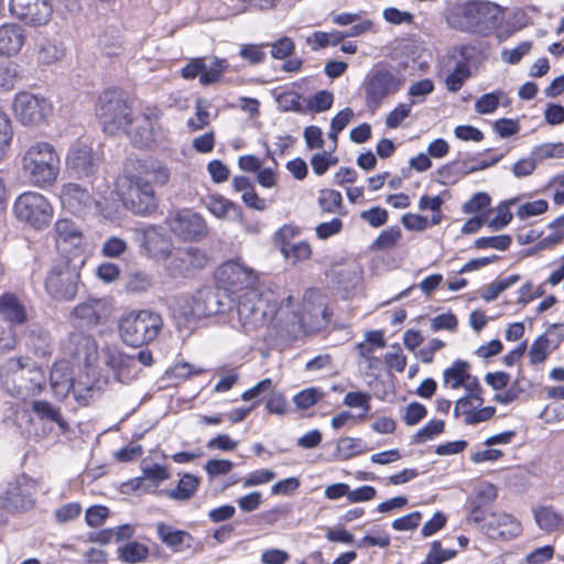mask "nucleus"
Here are the masks:
<instances>
[{
    "label": "nucleus",
    "mask_w": 564,
    "mask_h": 564,
    "mask_svg": "<svg viewBox=\"0 0 564 564\" xmlns=\"http://www.w3.org/2000/svg\"><path fill=\"white\" fill-rule=\"evenodd\" d=\"M25 41L24 29L15 23L0 26V55H15L20 52Z\"/></svg>",
    "instance_id": "29"
},
{
    "label": "nucleus",
    "mask_w": 564,
    "mask_h": 564,
    "mask_svg": "<svg viewBox=\"0 0 564 564\" xmlns=\"http://www.w3.org/2000/svg\"><path fill=\"white\" fill-rule=\"evenodd\" d=\"M63 208L76 216L99 210V204L90 191L77 183H65L59 192Z\"/></svg>",
    "instance_id": "17"
},
{
    "label": "nucleus",
    "mask_w": 564,
    "mask_h": 564,
    "mask_svg": "<svg viewBox=\"0 0 564 564\" xmlns=\"http://www.w3.org/2000/svg\"><path fill=\"white\" fill-rule=\"evenodd\" d=\"M216 280L225 291L236 294L256 290L258 276L254 271L237 260H229L223 263L216 271Z\"/></svg>",
    "instance_id": "15"
},
{
    "label": "nucleus",
    "mask_w": 564,
    "mask_h": 564,
    "mask_svg": "<svg viewBox=\"0 0 564 564\" xmlns=\"http://www.w3.org/2000/svg\"><path fill=\"white\" fill-rule=\"evenodd\" d=\"M531 154L535 161L542 162L549 159H562L564 158V143L563 142H546L535 145L531 150Z\"/></svg>",
    "instance_id": "42"
},
{
    "label": "nucleus",
    "mask_w": 564,
    "mask_h": 564,
    "mask_svg": "<svg viewBox=\"0 0 564 564\" xmlns=\"http://www.w3.org/2000/svg\"><path fill=\"white\" fill-rule=\"evenodd\" d=\"M21 173L26 182L36 188L53 186L61 173V155L48 141H33L19 154Z\"/></svg>",
    "instance_id": "2"
},
{
    "label": "nucleus",
    "mask_w": 564,
    "mask_h": 564,
    "mask_svg": "<svg viewBox=\"0 0 564 564\" xmlns=\"http://www.w3.org/2000/svg\"><path fill=\"white\" fill-rule=\"evenodd\" d=\"M265 46V44H242L240 46L239 55L250 64H260L264 62L267 57V53L264 51Z\"/></svg>",
    "instance_id": "54"
},
{
    "label": "nucleus",
    "mask_w": 564,
    "mask_h": 564,
    "mask_svg": "<svg viewBox=\"0 0 564 564\" xmlns=\"http://www.w3.org/2000/svg\"><path fill=\"white\" fill-rule=\"evenodd\" d=\"M534 519L539 528L543 531L551 532L561 527L563 518L552 507L542 506L533 510Z\"/></svg>",
    "instance_id": "34"
},
{
    "label": "nucleus",
    "mask_w": 564,
    "mask_h": 564,
    "mask_svg": "<svg viewBox=\"0 0 564 564\" xmlns=\"http://www.w3.org/2000/svg\"><path fill=\"white\" fill-rule=\"evenodd\" d=\"M57 245L70 243L75 249L83 243V234L80 228L70 219L62 218L55 224Z\"/></svg>",
    "instance_id": "31"
},
{
    "label": "nucleus",
    "mask_w": 564,
    "mask_h": 564,
    "mask_svg": "<svg viewBox=\"0 0 564 564\" xmlns=\"http://www.w3.org/2000/svg\"><path fill=\"white\" fill-rule=\"evenodd\" d=\"M36 484L26 475L13 477L0 485V506L9 511H26L34 507Z\"/></svg>",
    "instance_id": "13"
},
{
    "label": "nucleus",
    "mask_w": 564,
    "mask_h": 564,
    "mask_svg": "<svg viewBox=\"0 0 564 564\" xmlns=\"http://www.w3.org/2000/svg\"><path fill=\"white\" fill-rule=\"evenodd\" d=\"M503 98H507V96L502 90L485 94L475 102V110L481 115L491 113L498 108Z\"/></svg>",
    "instance_id": "44"
},
{
    "label": "nucleus",
    "mask_w": 564,
    "mask_h": 564,
    "mask_svg": "<svg viewBox=\"0 0 564 564\" xmlns=\"http://www.w3.org/2000/svg\"><path fill=\"white\" fill-rule=\"evenodd\" d=\"M238 328L251 335L267 325L278 313L276 304L263 297L258 290L243 292L237 299Z\"/></svg>",
    "instance_id": "8"
},
{
    "label": "nucleus",
    "mask_w": 564,
    "mask_h": 564,
    "mask_svg": "<svg viewBox=\"0 0 564 564\" xmlns=\"http://www.w3.org/2000/svg\"><path fill=\"white\" fill-rule=\"evenodd\" d=\"M549 204L545 199H538L522 204L518 210L517 216L520 219H527L532 216H538L547 210Z\"/></svg>",
    "instance_id": "63"
},
{
    "label": "nucleus",
    "mask_w": 564,
    "mask_h": 564,
    "mask_svg": "<svg viewBox=\"0 0 564 564\" xmlns=\"http://www.w3.org/2000/svg\"><path fill=\"white\" fill-rule=\"evenodd\" d=\"M65 349L74 359L84 362L86 366L91 365L98 354L94 337L80 329L69 334Z\"/></svg>",
    "instance_id": "22"
},
{
    "label": "nucleus",
    "mask_w": 564,
    "mask_h": 564,
    "mask_svg": "<svg viewBox=\"0 0 564 564\" xmlns=\"http://www.w3.org/2000/svg\"><path fill=\"white\" fill-rule=\"evenodd\" d=\"M9 8L12 15L33 26L46 24L53 14L50 0H11Z\"/></svg>",
    "instance_id": "19"
},
{
    "label": "nucleus",
    "mask_w": 564,
    "mask_h": 564,
    "mask_svg": "<svg viewBox=\"0 0 564 564\" xmlns=\"http://www.w3.org/2000/svg\"><path fill=\"white\" fill-rule=\"evenodd\" d=\"M53 104L42 95L20 91L14 95L11 110L15 120L23 127L36 128L47 121L53 113Z\"/></svg>",
    "instance_id": "11"
},
{
    "label": "nucleus",
    "mask_w": 564,
    "mask_h": 564,
    "mask_svg": "<svg viewBox=\"0 0 564 564\" xmlns=\"http://www.w3.org/2000/svg\"><path fill=\"white\" fill-rule=\"evenodd\" d=\"M84 259L73 254L59 256L52 264L45 279V290L56 301L73 300L78 290Z\"/></svg>",
    "instance_id": "5"
},
{
    "label": "nucleus",
    "mask_w": 564,
    "mask_h": 564,
    "mask_svg": "<svg viewBox=\"0 0 564 564\" xmlns=\"http://www.w3.org/2000/svg\"><path fill=\"white\" fill-rule=\"evenodd\" d=\"M21 78V68L17 63L8 61L0 64V90H12Z\"/></svg>",
    "instance_id": "41"
},
{
    "label": "nucleus",
    "mask_w": 564,
    "mask_h": 564,
    "mask_svg": "<svg viewBox=\"0 0 564 564\" xmlns=\"http://www.w3.org/2000/svg\"><path fill=\"white\" fill-rule=\"evenodd\" d=\"M365 452H367V445L361 438L346 436L337 443L336 457L339 460H347Z\"/></svg>",
    "instance_id": "36"
},
{
    "label": "nucleus",
    "mask_w": 564,
    "mask_h": 564,
    "mask_svg": "<svg viewBox=\"0 0 564 564\" xmlns=\"http://www.w3.org/2000/svg\"><path fill=\"white\" fill-rule=\"evenodd\" d=\"M318 204L325 213H338L343 207V196L335 189H322L318 196Z\"/></svg>",
    "instance_id": "47"
},
{
    "label": "nucleus",
    "mask_w": 564,
    "mask_h": 564,
    "mask_svg": "<svg viewBox=\"0 0 564 564\" xmlns=\"http://www.w3.org/2000/svg\"><path fill=\"white\" fill-rule=\"evenodd\" d=\"M142 248L153 258L167 257L171 252V242L161 227L150 226L138 230Z\"/></svg>",
    "instance_id": "26"
},
{
    "label": "nucleus",
    "mask_w": 564,
    "mask_h": 564,
    "mask_svg": "<svg viewBox=\"0 0 564 564\" xmlns=\"http://www.w3.org/2000/svg\"><path fill=\"white\" fill-rule=\"evenodd\" d=\"M469 76V66L463 62L457 63L453 72L445 79L446 88L452 93H457Z\"/></svg>",
    "instance_id": "45"
},
{
    "label": "nucleus",
    "mask_w": 564,
    "mask_h": 564,
    "mask_svg": "<svg viewBox=\"0 0 564 564\" xmlns=\"http://www.w3.org/2000/svg\"><path fill=\"white\" fill-rule=\"evenodd\" d=\"M345 40L344 32L333 30L330 32L315 31L308 39L307 44L313 51L327 46H336Z\"/></svg>",
    "instance_id": "37"
},
{
    "label": "nucleus",
    "mask_w": 564,
    "mask_h": 564,
    "mask_svg": "<svg viewBox=\"0 0 564 564\" xmlns=\"http://www.w3.org/2000/svg\"><path fill=\"white\" fill-rule=\"evenodd\" d=\"M28 345L36 356L44 357L51 352L50 334L40 326H32L28 330Z\"/></svg>",
    "instance_id": "35"
},
{
    "label": "nucleus",
    "mask_w": 564,
    "mask_h": 564,
    "mask_svg": "<svg viewBox=\"0 0 564 564\" xmlns=\"http://www.w3.org/2000/svg\"><path fill=\"white\" fill-rule=\"evenodd\" d=\"M371 395L367 392L352 391L348 392L344 398V404L348 408L362 409L359 419H365L370 410Z\"/></svg>",
    "instance_id": "50"
},
{
    "label": "nucleus",
    "mask_w": 564,
    "mask_h": 564,
    "mask_svg": "<svg viewBox=\"0 0 564 564\" xmlns=\"http://www.w3.org/2000/svg\"><path fill=\"white\" fill-rule=\"evenodd\" d=\"M469 373V364L464 360H456L443 372V384L452 389H458L463 386Z\"/></svg>",
    "instance_id": "33"
},
{
    "label": "nucleus",
    "mask_w": 564,
    "mask_h": 564,
    "mask_svg": "<svg viewBox=\"0 0 564 564\" xmlns=\"http://www.w3.org/2000/svg\"><path fill=\"white\" fill-rule=\"evenodd\" d=\"M334 102V96L328 90H321L307 100V108L314 112H323L328 110Z\"/></svg>",
    "instance_id": "59"
},
{
    "label": "nucleus",
    "mask_w": 564,
    "mask_h": 564,
    "mask_svg": "<svg viewBox=\"0 0 564 564\" xmlns=\"http://www.w3.org/2000/svg\"><path fill=\"white\" fill-rule=\"evenodd\" d=\"M171 231L182 240H200L207 235V225L203 217L191 209L176 212L169 218Z\"/></svg>",
    "instance_id": "18"
},
{
    "label": "nucleus",
    "mask_w": 564,
    "mask_h": 564,
    "mask_svg": "<svg viewBox=\"0 0 564 564\" xmlns=\"http://www.w3.org/2000/svg\"><path fill=\"white\" fill-rule=\"evenodd\" d=\"M13 138V127L11 119L0 110V160L3 158L7 148L11 144Z\"/></svg>",
    "instance_id": "56"
},
{
    "label": "nucleus",
    "mask_w": 564,
    "mask_h": 564,
    "mask_svg": "<svg viewBox=\"0 0 564 564\" xmlns=\"http://www.w3.org/2000/svg\"><path fill=\"white\" fill-rule=\"evenodd\" d=\"M155 532L158 539L173 553H182L192 547L194 538L187 531L176 529L175 527L158 522L155 524Z\"/></svg>",
    "instance_id": "25"
},
{
    "label": "nucleus",
    "mask_w": 564,
    "mask_h": 564,
    "mask_svg": "<svg viewBox=\"0 0 564 564\" xmlns=\"http://www.w3.org/2000/svg\"><path fill=\"white\" fill-rule=\"evenodd\" d=\"M163 112L156 106H143L133 118L129 137L134 147L151 149L164 142L167 131L162 122Z\"/></svg>",
    "instance_id": "10"
},
{
    "label": "nucleus",
    "mask_w": 564,
    "mask_h": 564,
    "mask_svg": "<svg viewBox=\"0 0 564 564\" xmlns=\"http://www.w3.org/2000/svg\"><path fill=\"white\" fill-rule=\"evenodd\" d=\"M550 340L545 335L539 336L531 345L529 350L530 360L532 364H540L544 361L549 355Z\"/></svg>",
    "instance_id": "60"
},
{
    "label": "nucleus",
    "mask_w": 564,
    "mask_h": 564,
    "mask_svg": "<svg viewBox=\"0 0 564 564\" xmlns=\"http://www.w3.org/2000/svg\"><path fill=\"white\" fill-rule=\"evenodd\" d=\"M205 204L208 210L217 218H225L230 209L236 208V205L231 200L220 195L207 197Z\"/></svg>",
    "instance_id": "51"
},
{
    "label": "nucleus",
    "mask_w": 564,
    "mask_h": 564,
    "mask_svg": "<svg viewBox=\"0 0 564 564\" xmlns=\"http://www.w3.org/2000/svg\"><path fill=\"white\" fill-rule=\"evenodd\" d=\"M96 115L108 134H117L132 124L131 107L122 94L116 89H107L98 97Z\"/></svg>",
    "instance_id": "9"
},
{
    "label": "nucleus",
    "mask_w": 564,
    "mask_h": 564,
    "mask_svg": "<svg viewBox=\"0 0 564 564\" xmlns=\"http://www.w3.org/2000/svg\"><path fill=\"white\" fill-rule=\"evenodd\" d=\"M120 557L127 563H139L149 555V549L139 542H128L119 549Z\"/></svg>",
    "instance_id": "43"
},
{
    "label": "nucleus",
    "mask_w": 564,
    "mask_h": 564,
    "mask_svg": "<svg viewBox=\"0 0 564 564\" xmlns=\"http://www.w3.org/2000/svg\"><path fill=\"white\" fill-rule=\"evenodd\" d=\"M281 251L285 258L292 259L294 262L308 259L312 253L311 246L305 241L284 243Z\"/></svg>",
    "instance_id": "53"
},
{
    "label": "nucleus",
    "mask_w": 564,
    "mask_h": 564,
    "mask_svg": "<svg viewBox=\"0 0 564 564\" xmlns=\"http://www.w3.org/2000/svg\"><path fill=\"white\" fill-rule=\"evenodd\" d=\"M66 165L74 176L86 178L93 176L98 171L100 158L93 150L90 142L78 139L68 149Z\"/></svg>",
    "instance_id": "16"
},
{
    "label": "nucleus",
    "mask_w": 564,
    "mask_h": 564,
    "mask_svg": "<svg viewBox=\"0 0 564 564\" xmlns=\"http://www.w3.org/2000/svg\"><path fill=\"white\" fill-rule=\"evenodd\" d=\"M1 380L11 395L23 400L40 394L46 384L43 369L22 358L6 361L1 368Z\"/></svg>",
    "instance_id": "4"
},
{
    "label": "nucleus",
    "mask_w": 564,
    "mask_h": 564,
    "mask_svg": "<svg viewBox=\"0 0 564 564\" xmlns=\"http://www.w3.org/2000/svg\"><path fill=\"white\" fill-rule=\"evenodd\" d=\"M208 259L206 253L196 247H187L178 250L171 260L173 275H184L191 269H202L206 265Z\"/></svg>",
    "instance_id": "27"
},
{
    "label": "nucleus",
    "mask_w": 564,
    "mask_h": 564,
    "mask_svg": "<svg viewBox=\"0 0 564 564\" xmlns=\"http://www.w3.org/2000/svg\"><path fill=\"white\" fill-rule=\"evenodd\" d=\"M323 392L317 388H308L296 393L293 398L295 405L300 409H308L314 405L321 398Z\"/></svg>",
    "instance_id": "64"
},
{
    "label": "nucleus",
    "mask_w": 564,
    "mask_h": 564,
    "mask_svg": "<svg viewBox=\"0 0 564 564\" xmlns=\"http://www.w3.org/2000/svg\"><path fill=\"white\" fill-rule=\"evenodd\" d=\"M50 381L56 395L66 397L72 393L77 402L85 401L86 395L82 393L80 382L70 377L66 362L54 364Z\"/></svg>",
    "instance_id": "23"
},
{
    "label": "nucleus",
    "mask_w": 564,
    "mask_h": 564,
    "mask_svg": "<svg viewBox=\"0 0 564 564\" xmlns=\"http://www.w3.org/2000/svg\"><path fill=\"white\" fill-rule=\"evenodd\" d=\"M519 280L520 276L518 274H511L496 280L481 289L480 296L486 302H491L496 300L503 291L516 284Z\"/></svg>",
    "instance_id": "40"
},
{
    "label": "nucleus",
    "mask_w": 564,
    "mask_h": 564,
    "mask_svg": "<svg viewBox=\"0 0 564 564\" xmlns=\"http://www.w3.org/2000/svg\"><path fill=\"white\" fill-rule=\"evenodd\" d=\"M404 82L403 74L395 67L376 64L362 82L366 107L377 110L386 98L401 90Z\"/></svg>",
    "instance_id": "6"
},
{
    "label": "nucleus",
    "mask_w": 564,
    "mask_h": 564,
    "mask_svg": "<svg viewBox=\"0 0 564 564\" xmlns=\"http://www.w3.org/2000/svg\"><path fill=\"white\" fill-rule=\"evenodd\" d=\"M401 238V230L398 226L383 230L373 241L372 247L379 250L391 249Z\"/></svg>",
    "instance_id": "57"
},
{
    "label": "nucleus",
    "mask_w": 564,
    "mask_h": 564,
    "mask_svg": "<svg viewBox=\"0 0 564 564\" xmlns=\"http://www.w3.org/2000/svg\"><path fill=\"white\" fill-rule=\"evenodd\" d=\"M0 316L11 325H21L26 322L25 307L12 293H4L0 296Z\"/></svg>",
    "instance_id": "30"
},
{
    "label": "nucleus",
    "mask_w": 564,
    "mask_h": 564,
    "mask_svg": "<svg viewBox=\"0 0 564 564\" xmlns=\"http://www.w3.org/2000/svg\"><path fill=\"white\" fill-rule=\"evenodd\" d=\"M487 530L488 534L492 538L498 536L509 540L520 534L521 525L520 522L509 513L492 512L489 514Z\"/></svg>",
    "instance_id": "28"
},
{
    "label": "nucleus",
    "mask_w": 564,
    "mask_h": 564,
    "mask_svg": "<svg viewBox=\"0 0 564 564\" xmlns=\"http://www.w3.org/2000/svg\"><path fill=\"white\" fill-rule=\"evenodd\" d=\"M142 475L145 479L160 482L170 478L167 469L160 464L151 463L148 458L141 462Z\"/></svg>",
    "instance_id": "52"
},
{
    "label": "nucleus",
    "mask_w": 564,
    "mask_h": 564,
    "mask_svg": "<svg viewBox=\"0 0 564 564\" xmlns=\"http://www.w3.org/2000/svg\"><path fill=\"white\" fill-rule=\"evenodd\" d=\"M82 506L78 502H68L55 509L54 518L58 523H66L78 518Z\"/></svg>",
    "instance_id": "62"
},
{
    "label": "nucleus",
    "mask_w": 564,
    "mask_h": 564,
    "mask_svg": "<svg viewBox=\"0 0 564 564\" xmlns=\"http://www.w3.org/2000/svg\"><path fill=\"white\" fill-rule=\"evenodd\" d=\"M270 46V54L274 59H286L295 52V43L289 36H282L279 40L265 44Z\"/></svg>",
    "instance_id": "49"
},
{
    "label": "nucleus",
    "mask_w": 564,
    "mask_h": 564,
    "mask_svg": "<svg viewBox=\"0 0 564 564\" xmlns=\"http://www.w3.org/2000/svg\"><path fill=\"white\" fill-rule=\"evenodd\" d=\"M219 290L205 288L193 296L192 314L198 318L224 313L229 305L223 301Z\"/></svg>",
    "instance_id": "21"
},
{
    "label": "nucleus",
    "mask_w": 564,
    "mask_h": 564,
    "mask_svg": "<svg viewBox=\"0 0 564 564\" xmlns=\"http://www.w3.org/2000/svg\"><path fill=\"white\" fill-rule=\"evenodd\" d=\"M104 362L113 370L118 381L129 383L137 375L135 358L115 347L102 349Z\"/></svg>",
    "instance_id": "24"
},
{
    "label": "nucleus",
    "mask_w": 564,
    "mask_h": 564,
    "mask_svg": "<svg viewBox=\"0 0 564 564\" xmlns=\"http://www.w3.org/2000/svg\"><path fill=\"white\" fill-rule=\"evenodd\" d=\"M32 410L41 420L54 422L59 426H64L65 424L59 411L47 401H34L32 403Z\"/></svg>",
    "instance_id": "46"
},
{
    "label": "nucleus",
    "mask_w": 564,
    "mask_h": 564,
    "mask_svg": "<svg viewBox=\"0 0 564 564\" xmlns=\"http://www.w3.org/2000/svg\"><path fill=\"white\" fill-rule=\"evenodd\" d=\"M419 102L416 99H412L410 102L399 104L392 109L387 118L386 124L390 129H397L400 124L410 116L413 105Z\"/></svg>",
    "instance_id": "48"
},
{
    "label": "nucleus",
    "mask_w": 564,
    "mask_h": 564,
    "mask_svg": "<svg viewBox=\"0 0 564 564\" xmlns=\"http://www.w3.org/2000/svg\"><path fill=\"white\" fill-rule=\"evenodd\" d=\"M108 307L101 299H88L78 303L69 315L76 329H91L107 318Z\"/></svg>",
    "instance_id": "20"
},
{
    "label": "nucleus",
    "mask_w": 564,
    "mask_h": 564,
    "mask_svg": "<svg viewBox=\"0 0 564 564\" xmlns=\"http://www.w3.org/2000/svg\"><path fill=\"white\" fill-rule=\"evenodd\" d=\"M478 249H497L500 251L507 250L511 245V238L507 235L494 236V237H480L474 242Z\"/></svg>",
    "instance_id": "58"
},
{
    "label": "nucleus",
    "mask_w": 564,
    "mask_h": 564,
    "mask_svg": "<svg viewBox=\"0 0 564 564\" xmlns=\"http://www.w3.org/2000/svg\"><path fill=\"white\" fill-rule=\"evenodd\" d=\"M447 23L456 30L488 35L502 20L501 8L490 1L455 3L446 15Z\"/></svg>",
    "instance_id": "3"
},
{
    "label": "nucleus",
    "mask_w": 564,
    "mask_h": 564,
    "mask_svg": "<svg viewBox=\"0 0 564 564\" xmlns=\"http://www.w3.org/2000/svg\"><path fill=\"white\" fill-rule=\"evenodd\" d=\"M171 177L167 165L159 159L148 158L130 175L124 206L135 215L149 216L158 208L155 187L165 186Z\"/></svg>",
    "instance_id": "1"
},
{
    "label": "nucleus",
    "mask_w": 564,
    "mask_h": 564,
    "mask_svg": "<svg viewBox=\"0 0 564 564\" xmlns=\"http://www.w3.org/2000/svg\"><path fill=\"white\" fill-rule=\"evenodd\" d=\"M195 110V117L187 120V127L191 131L202 130L209 124V112L204 100H196Z\"/></svg>",
    "instance_id": "55"
},
{
    "label": "nucleus",
    "mask_w": 564,
    "mask_h": 564,
    "mask_svg": "<svg viewBox=\"0 0 564 564\" xmlns=\"http://www.w3.org/2000/svg\"><path fill=\"white\" fill-rule=\"evenodd\" d=\"M15 217L41 230L46 228L53 218L54 209L50 200L41 193L25 192L18 196L13 205Z\"/></svg>",
    "instance_id": "12"
},
{
    "label": "nucleus",
    "mask_w": 564,
    "mask_h": 564,
    "mask_svg": "<svg viewBox=\"0 0 564 564\" xmlns=\"http://www.w3.org/2000/svg\"><path fill=\"white\" fill-rule=\"evenodd\" d=\"M65 48L56 41L44 39L39 43L37 58L43 64H52L63 58Z\"/></svg>",
    "instance_id": "38"
},
{
    "label": "nucleus",
    "mask_w": 564,
    "mask_h": 564,
    "mask_svg": "<svg viewBox=\"0 0 564 564\" xmlns=\"http://www.w3.org/2000/svg\"><path fill=\"white\" fill-rule=\"evenodd\" d=\"M163 327L162 316L150 310L132 311L119 323L122 340L132 347H141L152 343Z\"/></svg>",
    "instance_id": "7"
},
{
    "label": "nucleus",
    "mask_w": 564,
    "mask_h": 564,
    "mask_svg": "<svg viewBox=\"0 0 564 564\" xmlns=\"http://www.w3.org/2000/svg\"><path fill=\"white\" fill-rule=\"evenodd\" d=\"M502 158L503 153L496 155L491 160L481 159L479 156H469L466 159L456 160V162L460 169V174L464 177L470 173L482 171L487 167L497 164Z\"/></svg>",
    "instance_id": "39"
},
{
    "label": "nucleus",
    "mask_w": 564,
    "mask_h": 564,
    "mask_svg": "<svg viewBox=\"0 0 564 564\" xmlns=\"http://www.w3.org/2000/svg\"><path fill=\"white\" fill-rule=\"evenodd\" d=\"M444 430V422L442 420H432L420 429L413 436L414 443H424L427 440L438 435Z\"/></svg>",
    "instance_id": "61"
},
{
    "label": "nucleus",
    "mask_w": 564,
    "mask_h": 564,
    "mask_svg": "<svg viewBox=\"0 0 564 564\" xmlns=\"http://www.w3.org/2000/svg\"><path fill=\"white\" fill-rule=\"evenodd\" d=\"M198 486L199 478L193 474L186 473L182 475L177 486L167 490L165 495L172 500L186 501L196 494Z\"/></svg>",
    "instance_id": "32"
},
{
    "label": "nucleus",
    "mask_w": 564,
    "mask_h": 564,
    "mask_svg": "<svg viewBox=\"0 0 564 564\" xmlns=\"http://www.w3.org/2000/svg\"><path fill=\"white\" fill-rule=\"evenodd\" d=\"M227 59L217 56L191 58L181 69L184 79L191 80L198 77L202 86H209L221 82L228 70Z\"/></svg>",
    "instance_id": "14"
}]
</instances>
